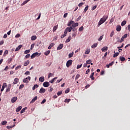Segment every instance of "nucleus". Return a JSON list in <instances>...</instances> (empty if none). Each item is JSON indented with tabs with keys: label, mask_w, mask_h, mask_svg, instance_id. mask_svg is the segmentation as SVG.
I'll return each mask as SVG.
<instances>
[{
	"label": "nucleus",
	"mask_w": 130,
	"mask_h": 130,
	"mask_svg": "<svg viewBox=\"0 0 130 130\" xmlns=\"http://www.w3.org/2000/svg\"><path fill=\"white\" fill-rule=\"evenodd\" d=\"M107 19H108V16H103V18H102L99 22L98 24V27H99V26L102 25L103 23H105Z\"/></svg>",
	"instance_id": "f257e3e1"
},
{
	"label": "nucleus",
	"mask_w": 130,
	"mask_h": 130,
	"mask_svg": "<svg viewBox=\"0 0 130 130\" xmlns=\"http://www.w3.org/2000/svg\"><path fill=\"white\" fill-rule=\"evenodd\" d=\"M72 64H73V60H69L68 61H67L66 63V66L67 67V68H70V67H71Z\"/></svg>",
	"instance_id": "f03ea898"
},
{
	"label": "nucleus",
	"mask_w": 130,
	"mask_h": 130,
	"mask_svg": "<svg viewBox=\"0 0 130 130\" xmlns=\"http://www.w3.org/2000/svg\"><path fill=\"white\" fill-rule=\"evenodd\" d=\"M40 54H39V53L36 52V53H33L31 55L30 57L31 59H33V58H35V57H36V56H40Z\"/></svg>",
	"instance_id": "7ed1b4c3"
},
{
	"label": "nucleus",
	"mask_w": 130,
	"mask_h": 130,
	"mask_svg": "<svg viewBox=\"0 0 130 130\" xmlns=\"http://www.w3.org/2000/svg\"><path fill=\"white\" fill-rule=\"evenodd\" d=\"M31 77L30 76H28L27 78H25L23 80V83H29V81H30Z\"/></svg>",
	"instance_id": "20e7f679"
},
{
	"label": "nucleus",
	"mask_w": 130,
	"mask_h": 130,
	"mask_svg": "<svg viewBox=\"0 0 130 130\" xmlns=\"http://www.w3.org/2000/svg\"><path fill=\"white\" fill-rule=\"evenodd\" d=\"M50 84H49V82L46 81L43 83V86L45 87L46 88H47L48 87H49Z\"/></svg>",
	"instance_id": "39448f33"
},
{
	"label": "nucleus",
	"mask_w": 130,
	"mask_h": 130,
	"mask_svg": "<svg viewBox=\"0 0 130 130\" xmlns=\"http://www.w3.org/2000/svg\"><path fill=\"white\" fill-rule=\"evenodd\" d=\"M45 91H46V90L44 88L41 87L39 90V93L43 94L44 93H45Z\"/></svg>",
	"instance_id": "423d86ee"
},
{
	"label": "nucleus",
	"mask_w": 130,
	"mask_h": 130,
	"mask_svg": "<svg viewBox=\"0 0 130 130\" xmlns=\"http://www.w3.org/2000/svg\"><path fill=\"white\" fill-rule=\"evenodd\" d=\"M18 100V98L17 97H13L11 99V101L12 103H15L16 101Z\"/></svg>",
	"instance_id": "0eeeda50"
},
{
	"label": "nucleus",
	"mask_w": 130,
	"mask_h": 130,
	"mask_svg": "<svg viewBox=\"0 0 130 130\" xmlns=\"http://www.w3.org/2000/svg\"><path fill=\"white\" fill-rule=\"evenodd\" d=\"M74 21L73 20H71L68 23V27H72L74 24Z\"/></svg>",
	"instance_id": "6e6552de"
},
{
	"label": "nucleus",
	"mask_w": 130,
	"mask_h": 130,
	"mask_svg": "<svg viewBox=\"0 0 130 130\" xmlns=\"http://www.w3.org/2000/svg\"><path fill=\"white\" fill-rule=\"evenodd\" d=\"M95 73L94 72L92 73L91 74V75H90L89 78H90L91 81H94V80L95 79V78H94V74Z\"/></svg>",
	"instance_id": "1a4fd4ad"
},
{
	"label": "nucleus",
	"mask_w": 130,
	"mask_h": 130,
	"mask_svg": "<svg viewBox=\"0 0 130 130\" xmlns=\"http://www.w3.org/2000/svg\"><path fill=\"white\" fill-rule=\"evenodd\" d=\"M38 99V97L37 96H36L34 98H33L32 99V100L31 101V102H30V103H34V102H35L36 101V100H37V99Z\"/></svg>",
	"instance_id": "9d476101"
},
{
	"label": "nucleus",
	"mask_w": 130,
	"mask_h": 130,
	"mask_svg": "<svg viewBox=\"0 0 130 130\" xmlns=\"http://www.w3.org/2000/svg\"><path fill=\"white\" fill-rule=\"evenodd\" d=\"M63 47V44H60L59 46L57 47V49L58 50H60V49H62V48Z\"/></svg>",
	"instance_id": "9b49d317"
},
{
	"label": "nucleus",
	"mask_w": 130,
	"mask_h": 130,
	"mask_svg": "<svg viewBox=\"0 0 130 130\" xmlns=\"http://www.w3.org/2000/svg\"><path fill=\"white\" fill-rule=\"evenodd\" d=\"M79 26V23L78 22H76L75 23V22H73V25H72L71 27H72V28H76V27H78Z\"/></svg>",
	"instance_id": "f8f14e48"
},
{
	"label": "nucleus",
	"mask_w": 130,
	"mask_h": 130,
	"mask_svg": "<svg viewBox=\"0 0 130 130\" xmlns=\"http://www.w3.org/2000/svg\"><path fill=\"white\" fill-rule=\"evenodd\" d=\"M19 82V78H15L14 79V82H13V84L14 85H16L17 84H18V83Z\"/></svg>",
	"instance_id": "ddd939ff"
},
{
	"label": "nucleus",
	"mask_w": 130,
	"mask_h": 130,
	"mask_svg": "<svg viewBox=\"0 0 130 130\" xmlns=\"http://www.w3.org/2000/svg\"><path fill=\"white\" fill-rule=\"evenodd\" d=\"M121 30V26L120 25H117L116 31H117V32H120Z\"/></svg>",
	"instance_id": "4468645a"
},
{
	"label": "nucleus",
	"mask_w": 130,
	"mask_h": 130,
	"mask_svg": "<svg viewBox=\"0 0 130 130\" xmlns=\"http://www.w3.org/2000/svg\"><path fill=\"white\" fill-rule=\"evenodd\" d=\"M22 47H23V46L22 45H20L18 46V47H17L15 49V51H19V50H20V49H21V48H22Z\"/></svg>",
	"instance_id": "2eb2a0df"
},
{
	"label": "nucleus",
	"mask_w": 130,
	"mask_h": 130,
	"mask_svg": "<svg viewBox=\"0 0 130 130\" xmlns=\"http://www.w3.org/2000/svg\"><path fill=\"white\" fill-rule=\"evenodd\" d=\"M5 87H7V83H4L3 84L2 88L1 89V92H3V91H4V90H5Z\"/></svg>",
	"instance_id": "dca6fc26"
},
{
	"label": "nucleus",
	"mask_w": 130,
	"mask_h": 130,
	"mask_svg": "<svg viewBox=\"0 0 130 130\" xmlns=\"http://www.w3.org/2000/svg\"><path fill=\"white\" fill-rule=\"evenodd\" d=\"M44 80H45L44 77H43V76L40 77L39 79V82H41L42 83L44 81Z\"/></svg>",
	"instance_id": "f3484780"
},
{
	"label": "nucleus",
	"mask_w": 130,
	"mask_h": 130,
	"mask_svg": "<svg viewBox=\"0 0 130 130\" xmlns=\"http://www.w3.org/2000/svg\"><path fill=\"white\" fill-rule=\"evenodd\" d=\"M108 49V47H104L103 48H102V51L103 52H104V51H107Z\"/></svg>",
	"instance_id": "a211bd4d"
},
{
	"label": "nucleus",
	"mask_w": 130,
	"mask_h": 130,
	"mask_svg": "<svg viewBox=\"0 0 130 130\" xmlns=\"http://www.w3.org/2000/svg\"><path fill=\"white\" fill-rule=\"evenodd\" d=\"M66 29L68 32H71L73 30V26H70V27H67Z\"/></svg>",
	"instance_id": "6ab92c4d"
},
{
	"label": "nucleus",
	"mask_w": 130,
	"mask_h": 130,
	"mask_svg": "<svg viewBox=\"0 0 130 130\" xmlns=\"http://www.w3.org/2000/svg\"><path fill=\"white\" fill-rule=\"evenodd\" d=\"M57 28H58V24L56 26H54L53 28V32H55L56 30H57Z\"/></svg>",
	"instance_id": "aec40b11"
},
{
	"label": "nucleus",
	"mask_w": 130,
	"mask_h": 130,
	"mask_svg": "<svg viewBox=\"0 0 130 130\" xmlns=\"http://www.w3.org/2000/svg\"><path fill=\"white\" fill-rule=\"evenodd\" d=\"M71 40H72V37L70 36L68 37V38L66 40V43H68L69 42H70V41H71Z\"/></svg>",
	"instance_id": "412c9836"
},
{
	"label": "nucleus",
	"mask_w": 130,
	"mask_h": 130,
	"mask_svg": "<svg viewBox=\"0 0 130 130\" xmlns=\"http://www.w3.org/2000/svg\"><path fill=\"white\" fill-rule=\"evenodd\" d=\"M11 84L8 85V87L6 89V92H10V91H11Z\"/></svg>",
	"instance_id": "4be33fe9"
},
{
	"label": "nucleus",
	"mask_w": 130,
	"mask_h": 130,
	"mask_svg": "<svg viewBox=\"0 0 130 130\" xmlns=\"http://www.w3.org/2000/svg\"><path fill=\"white\" fill-rule=\"evenodd\" d=\"M22 109V106H20L18 108H16V112H19Z\"/></svg>",
	"instance_id": "5701e85b"
},
{
	"label": "nucleus",
	"mask_w": 130,
	"mask_h": 130,
	"mask_svg": "<svg viewBox=\"0 0 130 130\" xmlns=\"http://www.w3.org/2000/svg\"><path fill=\"white\" fill-rule=\"evenodd\" d=\"M53 46H54V43H51L48 47V49H51V48L53 47Z\"/></svg>",
	"instance_id": "b1692460"
},
{
	"label": "nucleus",
	"mask_w": 130,
	"mask_h": 130,
	"mask_svg": "<svg viewBox=\"0 0 130 130\" xmlns=\"http://www.w3.org/2000/svg\"><path fill=\"white\" fill-rule=\"evenodd\" d=\"M89 9V6H86L85 8V9H84V11L83 13H86V12H87L88 11Z\"/></svg>",
	"instance_id": "393cba45"
},
{
	"label": "nucleus",
	"mask_w": 130,
	"mask_h": 130,
	"mask_svg": "<svg viewBox=\"0 0 130 130\" xmlns=\"http://www.w3.org/2000/svg\"><path fill=\"white\" fill-rule=\"evenodd\" d=\"M29 63H30V61L29 60H27L24 63L23 66L24 67H27Z\"/></svg>",
	"instance_id": "a878e982"
},
{
	"label": "nucleus",
	"mask_w": 130,
	"mask_h": 130,
	"mask_svg": "<svg viewBox=\"0 0 130 130\" xmlns=\"http://www.w3.org/2000/svg\"><path fill=\"white\" fill-rule=\"evenodd\" d=\"M36 39H37V37H36V36H32L31 37V40L34 41L36 40Z\"/></svg>",
	"instance_id": "bb28decb"
},
{
	"label": "nucleus",
	"mask_w": 130,
	"mask_h": 130,
	"mask_svg": "<svg viewBox=\"0 0 130 130\" xmlns=\"http://www.w3.org/2000/svg\"><path fill=\"white\" fill-rule=\"evenodd\" d=\"M119 59L121 61H124V60H125V58H124V57L120 56Z\"/></svg>",
	"instance_id": "cd10ccee"
},
{
	"label": "nucleus",
	"mask_w": 130,
	"mask_h": 130,
	"mask_svg": "<svg viewBox=\"0 0 130 130\" xmlns=\"http://www.w3.org/2000/svg\"><path fill=\"white\" fill-rule=\"evenodd\" d=\"M39 87V85L37 84H35L33 87H32V90H35L37 88H38Z\"/></svg>",
	"instance_id": "c85d7f7f"
},
{
	"label": "nucleus",
	"mask_w": 130,
	"mask_h": 130,
	"mask_svg": "<svg viewBox=\"0 0 130 130\" xmlns=\"http://www.w3.org/2000/svg\"><path fill=\"white\" fill-rule=\"evenodd\" d=\"M97 45H98V44L97 43L93 44V45L91 46V48H95L97 47Z\"/></svg>",
	"instance_id": "c756f323"
},
{
	"label": "nucleus",
	"mask_w": 130,
	"mask_h": 130,
	"mask_svg": "<svg viewBox=\"0 0 130 130\" xmlns=\"http://www.w3.org/2000/svg\"><path fill=\"white\" fill-rule=\"evenodd\" d=\"M118 55H119V52L115 53L113 55V57H117V56H118Z\"/></svg>",
	"instance_id": "7c9ffc66"
},
{
	"label": "nucleus",
	"mask_w": 130,
	"mask_h": 130,
	"mask_svg": "<svg viewBox=\"0 0 130 130\" xmlns=\"http://www.w3.org/2000/svg\"><path fill=\"white\" fill-rule=\"evenodd\" d=\"M26 109H27V107H25L23 109H22V110L20 111V113H24V112H25V110H26Z\"/></svg>",
	"instance_id": "2f4dec72"
},
{
	"label": "nucleus",
	"mask_w": 130,
	"mask_h": 130,
	"mask_svg": "<svg viewBox=\"0 0 130 130\" xmlns=\"http://www.w3.org/2000/svg\"><path fill=\"white\" fill-rule=\"evenodd\" d=\"M7 123H8V121H3L1 122V124H2V125H6Z\"/></svg>",
	"instance_id": "473e14b6"
},
{
	"label": "nucleus",
	"mask_w": 130,
	"mask_h": 130,
	"mask_svg": "<svg viewBox=\"0 0 130 130\" xmlns=\"http://www.w3.org/2000/svg\"><path fill=\"white\" fill-rule=\"evenodd\" d=\"M80 77H81V75L80 74H77L75 77V81H77V80H78L79 78H80Z\"/></svg>",
	"instance_id": "72a5a7b5"
},
{
	"label": "nucleus",
	"mask_w": 130,
	"mask_h": 130,
	"mask_svg": "<svg viewBox=\"0 0 130 130\" xmlns=\"http://www.w3.org/2000/svg\"><path fill=\"white\" fill-rule=\"evenodd\" d=\"M73 56H74V52H72L69 54V58H71V57H73Z\"/></svg>",
	"instance_id": "f704fd0d"
},
{
	"label": "nucleus",
	"mask_w": 130,
	"mask_h": 130,
	"mask_svg": "<svg viewBox=\"0 0 130 130\" xmlns=\"http://www.w3.org/2000/svg\"><path fill=\"white\" fill-rule=\"evenodd\" d=\"M125 24H126V21H123L122 22H121V26H124V25H125Z\"/></svg>",
	"instance_id": "c9c22d12"
},
{
	"label": "nucleus",
	"mask_w": 130,
	"mask_h": 130,
	"mask_svg": "<svg viewBox=\"0 0 130 130\" xmlns=\"http://www.w3.org/2000/svg\"><path fill=\"white\" fill-rule=\"evenodd\" d=\"M91 62H92V60H91V59L88 60H87L86 62V63L87 64H90Z\"/></svg>",
	"instance_id": "e433bc0d"
},
{
	"label": "nucleus",
	"mask_w": 130,
	"mask_h": 130,
	"mask_svg": "<svg viewBox=\"0 0 130 130\" xmlns=\"http://www.w3.org/2000/svg\"><path fill=\"white\" fill-rule=\"evenodd\" d=\"M50 53V50H48L47 51L45 52L44 54L45 55H48Z\"/></svg>",
	"instance_id": "4c0bfd02"
},
{
	"label": "nucleus",
	"mask_w": 130,
	"mask_h": 130,
	"mask_svg": "<svg viewBox=\"0 0 130 130\" xmlns=\"http://www.w3.org/2000/svg\"><path fill=\"white\" fill-rule=\"evenodd\" d=\"M30 50L29 49V50H26L25 51H24V54H28V53H29L30 52Z\"/></svg>",
	"instance_id": "58836bf2"
},
{
	"label": "nucleus",
	"mask_w": 130,
	"mask_h": 130,
	"mask_svg": "<svg viewBox=\"0 0 130 130\" xmlns=\"http://www.w3.org/2000/svg\"><path fill=\"white\" fill-rule=\"evenodd\" d=\"M77 28H76V27H73L72 31H73V32H75L77 33V32H78V31H77Z\"/></svg>",
	"instance_id": "ea45409f"
},
{
	"label": "nucleus",
	"mask_w": 130,
	"mask_h": 130,
	"mask_svg": "<svg viewBox=\"0 0 130 130\" xmlns=\"http://www.w3.org/2000/svg\"><path fill=\"white\" fill-rule=\"evenodd\" d=\"M53 76V74L51 73H49L48 74V79H49V78H50V77H52Z\"/></svg>",
	"instance_id": "a19ab883"
},
{
	"label": "nucleus",
	"mask_w": 130,
	"mask_h": 130,
	"mask_svg": "<svg viewBox=\"0 0 130 130\" xmlns=\"http://www.w3.org/2000/svg\"><path fill=\"white\" fill-rule=\"evenodd\" d=\"M70 101H71V99H66L65 100H64V102H66V103H69V102H70Z\"/></svg>",
	"instance_id": "79ce46f5"
},
{
	"label": "nucleus",
	"mask_w": 130,
	"mask_h": 130,
	"mask_svg": "<svg viewBox=\"0 0 130 130\" xmlns=\"http://www.w3.org/2000/svg\"><path fill=\"white\" fill-rule=\"evenodd\" d=\"M83 30H84V27L83 26H81L79 28V32L83 31Z\"/></svg>",
	"instance_id": "37998d69"
},
{
	"label": "nucleus",
	"mask_w": 130,
	"mask_h": 130,
	"mask_svg": "<svg viewBox=\"0 0 130 130\" xmlns=\"http://www.w3.org/2000/svg\"><path fill=\"white\" fill-rule=\"evenodd\" d=\"M53 90V88H52L51 86L49 87V91L50 92H52Z\"/></svg>",
	"instance_id": "c03bdc74"
},
{
	"label": "nucleus",
	"mask_w": 130,
	"mask_h": 130,
	"mask_svg": "<svg viewBox=\"0 0 130 130\" xmlns=\"http://www.w3.org/2000/svg\"><path fill=\"white\" fill-rule=\"evenodd\" d=\"M114 35V31L113 30L111 32L110 36V37H112Z\"/></svg>",
	"instance_id": "a18cd8bd"
},
{
	"label": "nucleus",
	"mask_w": 130,
	"mask_h": 130,
	"mask_svg": "<svg viewBox=\"0 0 130 130\" xmlns=\"http://www.w3.org/2000/svg\"><path fill=\"white\" fill-rule=\"evenodd\" d=\"M8 53H9V51L6 50L4 52V55H7V54H8Z\"/></svg>",
	"instance_id": "49530a36"
},
{
	"label": "nucleus",
	"mask_w": 130,
	"mask_h": 130,
	"mask_svg": "<svg viewBox=\"0 0 130 130\" xmlns=\"http://www.w3.org/2000/svg\"><path fill=\"white\" fill-rule=\"evenodd\" d=\"M61 94H62V91H58L57 93V96H60V95H61Z\"/></svg>",
	"instance_id": "de8ad7c7"
},
{
	"label": "nucleus",
	"mask_w": 130,
	"mask_h": 130,
	"mask_svg": "<svg viewBox=\"0 0 130 130\" xmlns=\"http://www.w3.org/2000/svg\"><path fill=\"white\" fill-rule=\"evenodd\" d=\"M28 2H30V0H25V1L23 3V5H26V4H27V3H28Z\"/></svg>",
	"instance_id": "09e8293b"
},
{
	"label": "nucleus",
	"mask_w": 130,
	"mask_h": 130,
	"mask_svg": "<svg viewBox=\"0 0 130 130\" xmlns=\"http://www.w3.org/2000/svg\"><path fill=\"white\" fill-rule=\"evenodd\" d=\"M35 45V44H32L31 45V47H30L31 50H32V49H33L34 48Z\"/></svg>",
	"instance_id": "8fccbe9b"
},
{
	"label": "nucleus",
	"mask_w": 130,
	"mask_h": 130,
	"mask_svg": "<svg viewBox=\"0 0 130 130\" xmlns=\"http://www.w3.org/2000/svg\"><path fill=\"white\" fill-rule=\"evenodd\" d=\"M76 36H77V32H73L72 33V37H76Z\"/></svg>",
	"instance_id": "3c124183"
},
{
	"label": "nucleus",
	"mask_w": 130,
	"mask_h": 130,
	"mask_svg": "<svg viewBox=\"0 0 130 130\" xmlns=\"http://www.w3.org/2000/svg\"><path fill=\"white\" fill-rule=\"evenodd\" d=\"M70 92V88H68L67 90H65L66 94H68V93Z\"/></svg>",
	"instance_id": "603ef678"
},
{
	"label": "nucleus",
	"mask_w": 130,
	"mask_h": 130,
	"mask_svg": "<svg viewBox=\"0 0 130 130\" xmlns=\"http://www.w3.org/2000/svg\"><path fill=\"white\" fill-rule=\"evenodd\" d=\"M81 68H82V64H81L80 65H77V70H79V69H81Z\"/></svg>",
	"instance_id": "864d4df0"
},
{
	"label": "nucleus",
	"mask_w": 130,
	"mask_h": 130,
	"mask_svg": "<svg viewBox=\"0 0 130 130\" xmlns=\"http://www.w3.org/2000/svg\"><path fill=\"white\" fill-rule=\"evenodd\" d=\"M21 36V35L19 34H17L16 36H15V38H19V37H20Z\"/></svg>",
	"instance_id": "5fc2aeb1"
},
{
	"label": "nucleus",
	"mask_w": 130,
	"mask_h": 130,
	"mask_svg": "<svg viewBox=\"0 0 130 130\" xmlns=\"http://www.w3.org/2000/svg\"><path fill=\"white\" fill-rule=\"evenodd\" d=\"M83 5H84V3H80L79 5H78V7L79 8H81V7H82V6H83Z\"/></svg>",
	"instance_id": "6e6d98bb"
},
{
	"label": "nucleus",
	"mask_w": 130,
	"mask_h": 130,
	"mask_svg": "<svg viewBox=\"0 0 130 130\" xmlns=\"http://www.w3.org/2000/svg\"><path fill=\"white\" fill-rule=\"evenodd\" d=\"M12 60H13V58H10L8 59V63H11V62H12Z\"/></svg>",
	"instance_id": "4d7b16f0"
},
{
	"label": "nucleus",
	"mask_w": 130,
	"mask_h": 130,
	"mask_svg": "<svg viewBox=\"0 0 130 130\" xmlns=\"http://www.w3.org/2000/svg\"><path fill=\"white\" fill-rule=\"evenodd\" d=\"M21 68H22V66L21 65H19V66H17L15 70H18V69H21Z\"/></svg>",
	"instance_id": "13d9d810"
},
{
	"label": "nucleus",
	"mask_w": 130,
	"mask_h": 130,
	"mask_svg": "<svg viewBox=\"0 0 130 130\" xmlns=\"http://www.w3.org/2000/svg\"><path fill=\"white\" fill-rule=\"evenodd\" d=\"M90 53V50H87L86 51H85V54H89Z\"/></svg>",
	"instance_id": "bf43d9fd"
},
{
	"label": "nucleus",
	"mask_w": 130,
	"mask_h": 130,
	"mask_svg": "<svg viewBox=\"0 0 130 130\" xmlns=\"http://www.w3.org/2000/svg\"><path fill=\"white\" fill-rule=\"evenodd\" d=\"M123 38H124V39L125 38H126V37H127V34H125L124 35H123L122 37Z\"/></svg>",
	"instance_id": "052dcab7"
},
{
	"label": "nucleus",
	"mask_w": 130,
	"mask_h": 130,
	"mask_svg": "<svg viewBox=\"0 0 130 130\" xmlns=\"http://www.w3.org/2000/svg\"><path fill=\"white\" fill-rule=\"evenodd\" d=\"M23 88H24V84L20 85L19 86V89H23Z\"/></svg>",
	"instance_id": "680f3d73"
},
{
	"label": "nucleus",
	"mask_w": 130,
	"mask_h": 130,
	"mask_svg": "<svg viewBox=\"0 0 130 130\" xmlns=\"http://www.w3.org/2000/svg\"><path fill=\"white\" fill-rule=\"evenodd\" d=\"M123 45H124V44L123 43L121 46L117 47L118 49H119V48H122V47H123Z\"/></svg>",
	"instance_id": "e2e57ef3"
},
{
	"label": "nucleus",
	"mask_w": 130,
	"mask_h": 130,
	"mask_svg": "<svg viewBox=\"0 0 130 130\" xmlns=\"http://www.w3.org/2000/svg\"><path fill=\"white\" fill-rule=\"evenodd\" d=\"M89 73H90V69H88L86 71L85 74H86V75H88V74H89Z\"/></svg>",
	"instance_id": "0e129e2a"
},
{
	"label": "nucleus",
	"mask_w": 130,
	"mask_h": 130,
	"mask_svg": "<svg viewBox=\"0 0 130 130\" xmlns=\"http://www.w3.org/2000/svg\"><path fill=\"white\" fill-rule=\"evenodd\" d=\"M24 75H30V72H29V71H26V72L24 73Z\"/></svg>",
	"instance_id": "69168bd1"
},
{
	"label": "nucleus",
	"mask_w": 130,
	"mask_h": 130,
	"mask_svg": "<svg viewBox=\"0 0 130 130\" xmlns=\"http://www.w3.org/2000/svg\"><path fill=\"white\" fill-rule=\"evenodd\" d=\"M30 54H28L26 55L25 57L26 58H29L30 57Z\"/></svg>",
	"instance_id": "338daca9"
},
{
	"label": "nucleus",
	"mask_w": 130,
	"mask_h": 130,
	"mask_svg": "<svg viewBox=\"0 0 130 130\" xmlns=\"http://www.w3.org/2000/svg\"><path fill=\"white\" fill-rule=\"evenodd\" d=\"M102 39H103V36H101V37H100V38L98 39V40H99V41H101V40H102Z\"/></svg>",
	"instance_id": "774afa93"
}]
</instances>
